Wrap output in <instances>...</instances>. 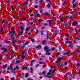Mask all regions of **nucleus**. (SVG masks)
Wrapping results in <instances>:
<instances>
[{"label": "nucleus", "mask_w": 80, "mask_h": 80, "mask_svg": "<svg viewBox=\"0 0 80 80\" xmlns=\"http://www.w3.org/2000/svg\"><path fill=\"white\" fill-rule=\"evenodd\" d=\"M44 77H47V78H52V77L50 76H48L47 75H45L44 76Z\"/></svg>", "instance_id": "nucleus-16"}, {"label": "nucleus", "mask_w": 80, "mask_h": 80, "mask_svg": "<svg viewBox=\"0 0 80 80\" xmlns=\"http://www.w3.org/2000/svg\"><path fill=\"white\" fill-rule=\"evenodd\" d=\"M6 58H8L9 57V56H8V54H6Z\"/></svg>", "instance_id": "nucleus-47"}, {"label": "nucleus", "mask_w": 80, "mask_h": 80, "mask_svg": "<svg viewBox=\"0 0 80 80\" xmlns=\"http://www.w3.org/2000/svg\"><path fill=\"white\" fill-rule=\"evenodd\" d=\"M70 47H71V45H70V44H69L68 45V48H70Z\"/></svg>", "instance_id": "nucleus-60"}, {"label": "nucleus", "mask_w": 80, "mask_h": 80, "mask_svg": "<svg viewBox=\"0 0 80 80\" xmlns=\"http://www.w3.org/2000/svg\"><path fill=\"white\" fill-rule=\"evenodd\" d=\"M20 62L19 60H17L16 61V64H17L18 63H20Z\"/></svg>", "instance_id": "nucleus-26"}, {"label": "nucleus", "mask_w": 80, "mask_h": 80, "mask_svg": "<svg viewBox=\"0 0 80 80\" xmlns=\"http://www.w3.org/2000/svg\"><path fill=\"white\" fill-rule=\"evenodd\" d=\"M77 24H78L77 22L75 21H73L72 23V26H77Z\"/></svg>", "instance_id": "nucleus-6"}, {"label": "nucleus", "mask_w": 80, "mask_h": 80, "mask_svg": "<svg viewBox=\"0 0 80 80\" xmlns=\"http://www.w3.org/2000/svg\"><path fill=\"white\" fill-rule=\"evenodd\" d=\"M30 29V28L28 27L27 28H26V31H28V30H29V29Z\"/></svg>", "instance_id": "nucleus-53"}, {"label": "nucleus", "mask_w": 80, "mask_h": 80, "mask_svg": "<svg viewBox=\"0 0 80 80\" xmlns=\"http://www.w3.org/2000/svg\"><path fill=\"white\" fill-rule=\"evenodd\" d=\"M76 64L77 65H80V62H77V63Z\"/></svg>", "instance_id": "nucleus-61"}, {"label": "nucleus", "mask_w": 80, "mask_h": 80, "mask_svg": "<svg viewBox=\"0 0 80 80\" xmlns=\"http://www.w3.org/2000/svg\"><path fill=\"white\" fill-rule=\"evenodd\" d=\"M42 24L43 25H44L45 26H47L48 25V24L45 22L42 23Z\"/></svg>", "instance_id": "nucleus-22"}, {"label": "nucleus", "mask_w": 80, "mask_h": 80, "mask_svg": "<svg viewBox=\"0 0 80 80\" xmlns=\"http://www.w3.org/2000/svg\"><path fill=\"white\" fill-rule=\"evenodd\" d=\"M11 80H15V78H11Z\"/></svg>", "instance_id": "nucleus-63"}, {"label": "nucleus", "mask_w": 80, "mask_h": 80, "mask_svg": "<svg viewBox=\"0 0 80 80\" xmlns=\"http://www.w3.org/2000/svg\"><path fill=\"white\" fill-rule=\"evenodd\" d=\"M51 14L52 15H53V16H55V15H54V14H53V12H51Z\"/></svg>", "instance_id": "nucleus-59"}, {"label": "nucleus", "mask_w": 80, "mask_h": 80, "mask_svg": "<svg viewBox=\"0 0 80 80\" xmlns=\"http://www.w3.org/2000/svg\"><path fill=\"white\" fill-rule=\"evenodd\" d=\"M14 30V28L13 27L11 29V31H12V30Z\"/></svg>", "instance_id": "nucleus-62"}, {"label": "nucleus", "mask_w": 80, "mask_h": 80, "mask_svg": "<svg viewBox=\"0 0 80 80\" xmlns=\"http://www.w3.org/2000/svg\"><path fill=\"white\" fill-rule=\"evenodd\" d=\"M69 25V23H64V26H67V25Z\"/></svg>", "instance_id": "nucleus-35"}, {"label": "nucleus", "mask_w": 80, "mask_h": 80, "mask_svg": "<svg viewBox=\"0 0 80 80\" xmlns=\"http://www.w3.org/2000/svg\"><path fill=\"white\" fill-rule=\"evenodd\" d=\"M29 43H30V42H28V41H27L26 42L24 43V44H25V45H28V44H29Z\"/></svg>", "instance_id": "nucleus-25"}, {"label": "nucleus", "mask_w": 80, "mask_h": 80, "mask_svg": "<svg viewBox=\"0 0 80 80\" xmlns=\"http://www.w3.org/2000/svg\"><path fill=\"white\" fill-rule=\"evenodd\" d=\"M38 30L36 29V32L35 33V34H38Z\"/></svg>", "instance_id": "nucleus-38"}, {"label": "nucleus", "mask_w": 80, "mask_h": 80, "mask_svg": "<svg viewBox=\"0 0 80 80\" xmlns=\"http://www.w3.org/2000/svg\"><path fill=\"white\" fill-rule=\"evenodd\" d=\"M47 7L48 8H50V3L49 2L48 3V5H47Z\"/></svg>", "instance_id": "nucleus-24"}, {"label": "nucleus", "mask_w": 80, "mask_h": 80, "mask_svg": "<svg viewBox=\"0 0 80 80\" xmlns=\"http://www.w3.org/2000/svg\"><path fill=\"white\" fill-rule=\"evenodd\" d=\"M45 15L46 16H48V17H50V15L49 14V13L47 12H45Z\"/></svg>", "instance_id": "nucleus-18"}, {"label": "nucleus", "mask_w": 80, "mask_h": 80, "mask_svg": "<svg viewBox=\"0 0 80 80\" xmlns=\"http://www.w3.org/2000/svg\"><path fill=\"white\" fill-rule=\"evenodd\" d=\"M13 66L12 64H10V65L7 68V70H9L10 69L11 70V73H17V72L15 70H16V68H14L13 69Z\"/></svg>", "instance_id": "nucleus-1"}, {"label": "nucleus", "mask_w": 80, "mask_h": 80, "mask_svg": "<svg viewBox=\"0 0 80 80\" xmlns=\"http://www.w3.org/2000/svg\"><path fill=\"white\" fill-rule=\"evenodd\" d=\"M61 54V53L60 52H58L56 54L57 56H58V55H60Z\"/></svg>", "instance_id": "nucleus-41"}, {"label": "nucleus", "mask_w": 80, "mask_h": 80, "mask_svg": "<svg viewBox=\"0 0 80 80\" xmlns=\"http://www.w3.org/2000/svg\"><path fill=\"white\" fill-rule=\"evenodd\" d=\"M23 33V32H22V31L20 33H19L17 36V37H18L20 35H22Z\"/></svg>", "instance_id": "nucleus-10"}, {"label": "nucleus", "mask_w": 80, "mask_h": 80, "mask_svg": "<svg viewBox=\"0 0 80 80\" xmlns=\"http://www.w3.org/2000/svg\"><path fill=\"white\" fill-rule=\"evenodd\" d=\"M52 69H50L49 70V72H48L47 73V74L46 75H47L50 76V75L52 74Z\"/></svg>", "instance_id": "nucleus-5"}, {"label": "nucleus", "mask_w": 80, "mask_h": 80, "mask_svg": "<svg viewBox=\"0 0 80 80\" xmlns=\"http://www.w3.org/2000/svg\"><path fill=\"white\" fill-rule=\"evenodd\" d=\"M35 60H32V61L31 62V63L32 62V63H33V62H35Z\"/></svg>", "instance_id": "nucleus-57"}, {"label": "nucleus", "mask_w": 80, "mask_h": 80, "mask_svg": "<svg viewBox=\"0 0 80 80\" xmlns=\"http://www.w3.org/2000/svg\"><path fill=\"white\" fill-rule=\"evenodd\" d=\"M49 48H48V46H45L44 48V49L45 50H48V49Z\"/></svg>", "instance_id": "nucleus-15"}, {"label": "nucleus", "mask_w": 80, "mask_h": 80, "mask_svg": "<svg viewBox=\"0 0 80 80\" xmlns=\"http://www.w3.org/2000/svg\"><path fill=\"white\" fill-rule=\"evenodd\" d=\"M21 58H22V59H24V58H25V56H23L21 57Z\"/></svg>", "instance_id": "nucleus-46"}, {"label": "nucleus", "mask_w": 80, "mask_h": 80, "mask_svg": "<svg viewBox=\"0 0 80 80\" xmlns=\"http://www.w3.org/2000/svg\"><path fill=\"white\" fill-rule=\"evenodd\" d=\"M49 52V51H48V49H47V50H46V53H47V52Z\"/></svg>", "instance_id": "nucleus-64"}, {"label": "nucleus", "mask_w": 80, "mask_h": 80, "mask_svg": "<svg viewBox=\"0 0 80 80\" xmlns=\"http://www.w3.org/2000/svg\"><path fill=\"white\" fill-rule=\"evenodd\" d=\"M34 16L35 17H36V16H37V17H40V14H39V13H38L37 14L36 13H34Z\"/></svg>", "instance_id": "nucleus-13"}, {"label": "nucleus", "mask_w": 80, "mask_h": 80, "mask_svg": "<svg viewBox=\"0 0 80 80\" xmlns=\"http://www.w3.org/2000/svg\"><path fill=\"white\" fill-rule=\"evenodd\" d=\"M29 75V74L28 73H26L25 75V78H27V77H28Z\"/></svg>", "instance_id": "nucleus-21"}, {"label": "nucleus", "mask_w": 80, "mask_h": 80, "mask_svg": "<svg viewBox=\"0 0 80 80\" xmlns=\"http://www.w3.org/2000/svg\"><path fill=\"white\" fill-rule=\"evenodd\" d=\"M71 42H72V43L73 44H75L76 43V40L74 39H72L71 40Z\"/></svg>", "instance_id": "nucleus-14"}, {"label": "nucleus", "mask_w": 80, "mask_h": 80, "mask_svg": "<svg viewBox=\"0 0 80 80\" xmlns=\"http://www.w3.org/2000/svg\"><path fill=\"white\" fill-rule=\"evenodd\" d=\"M26 17H24V18H22L23 21H25V20H26Z\"/></svg>", "instance_id": "nucleus-42"}, {"label": "nucleus", "mask_w": 80, "mask_h": 80, "mask_svg": "<svg viewBox=\"0 0 80 80\" xmlns=\"http://www.w3.org/2000/svg\"><path fill=\"white\" fill-rule=\"evenodd\" d=\"M43 0H41L39 2L40 4H41V3H43Z\"/></svg>", "instance_id": "nucleus-45"}, {"label": "nucleus", "mask_w": 80, "mask_h": 80, "mask_svg": "<svg viewBox=\"0 0 80 80\" xmlns=\"http://www.w3.org/2000/svg\"><path fill=\"white\" fill-rule=\"evenodd\" d=\"M62 60H63V59L62 57H60L58 58L57 60L56 61V63H58V62H61Z\"/></svg>", "instance_id": "nucleus-3"}, {"label": "nucleus", "mask_w": 80, "mask_h": 80, "mask_svg": "<svg viewBox=\"0 0 80 80\" xmlns=\"http://www.w3.org/2000/svg\"><path fill=\"white\" fill-rule=\"evenodd\" d=\"M25 45H26L25 44V43H23L22 44V46H21L22 48H24V47H25Z\"/></svg>", "instance_id": "nucleus-31"}, {"label": "nucleus", "mask_w": 80, "mask_h": 80, "mask_svg": "<svg viewBox=\"0 0 80 80\" xmlns=\"http://www.w3.org/2000/svg\"><path fill=\"white\" fill-rule=\"evenodd\" d=\"M60 21L61 22H63V18H61L60 19Z\"/></svg>", "instance_id": "nucleus-43"}, {"label": "nucleus", "mask_w": 80, "mask_h": 80, "mask_svg": "<svg viewBox=\"0 0 80 80\" xmlns=\"http://www.w3.org/2000/svg\"><path fill=\"white\" fill-rule=\"evenodd\" d=\"M30 17H33V16H34V14H30Z\"/></svg>", "instance_id": "nucleus-49"}, {"label": "nucleus", "mask_w": 80, "mask_h": 80, "mask_svg": "<svg viewBox=\"0 0 80 80\" xmlns=\"http://www.w3.org/2000/svg\"><path fill=\"white\" fill-rule=\"evenodd\" d=\"M42 74L43 75H45L46 74V71H43L42 72Z\"/></svg>", "instance_id": "nucleus-34"}, {"label": "nucleus", "mask_w": 80, "mask_h": 80, "mask_svg": "<svg viewBox=\"0 0 80 80\" xmlns=\"http://www.w3.org/2000/svg\"><path fill=\"white\" fill-rule=\"evenodd\" d=\"M15 35V34H14V33H13L12 32V34L10 36V37H13V36H14Z\"/></svg>", "instance_id": "nucleus-37"}, {"label": "nucleus", "mask_w": 80, "mask_h": 80, "mask_svg": "<svg viewBox=\"0 0 80 80\" xmlns=\"http://www.w3.org/2000/svg\"><path fill=\"white\" fill-rule=\"evenodd\" d=\"M72 41H65V44H67V43H68L69 44H71V43H72Z\"/></svg>", "instance_id": "nucleus-8"}, {"label": "nucleus", "mask_w": 80, "mask_h": 80, "mask_svg": "<svg viewBox=\"0 0 80 80\" xmlns=\"http://www.w3.org/2000/svg\"><path fill=\"white\" fill-rule=\"evenodd\" d=\"M34 8H38V6L36 5L34 6Z\"/></svg>", "instance_id": "nucleus-50"}, {"label": "nucleus", "mask_w": 80, "mask_h": 80, "mask_svg": "<svg viewBox=\"0 0 80 80\" xmlns=\"http://www.w3.org/2000/svg\"><path fill=\"white\" fill-rule=\"evenodd\" d=\"M12 55H14V54H15V51L14 50H12Z\"/></svg>", "instance_id": "nucleus-54"}, {"label": "nucleus", "mask_w": 80, "mask_h": 80, "mask_svg": "<svg viewBox=\"0 0 80 80\" xmlns=\"http://www.w3.org/2000/svg\"><path fill=\"white\" fill-rule=\"evenodd\" d=\"M55 47H53L51 48V50L53 51V50H55Z\"/></svg>", "instance_id": "nucleus-39"}, {"label": "nucleus", "mask_w": 80, "mask_h": 80, "mask_svg": "<svg viewBox=\"0 0 80 80\" xmlns=\"http://www.w3.org/2000/svg\"><path fill=\"white\" fill-rule=\"evenodd\" d=\"M74 30L76 32V34L77 35H78V31H77V29L75 28L74 29Z\"/></svg>", "instance_id": "nucleus-33"}, {"label": "nucleus", "mask_w": 80, "mask_h": 80, "mask_svg": "<svg viewBox=\"0 0 80 80\" xmlns=\"http://www.w3.org/2000/svg\"><path fill=\"white\" fill-rule=\"evenodd\" d=\"M8 65V64H5V65H3V69H5V68H7V67H8V66H7Z\"/></svg>", "instance_id": "nucleus-12"}, {"label": "nucleus", "mask_w": 80, "mask_h": 80, "mask_svg": "<svg viewBox=\"0 0 80 80\" xmlns=\"http://www.w3.org/2000/svg\"><path fill=\"white\" fill-rule=\"evenodd\" d=\"M68 53H69V52H67L64 53V55H68Z\"/></svg>", "instance_id": "nucleus-36"}, {"label": "nucleus", "mask_w": 80, "mask_h": 80, "mask_svg": "<svg viewBox=\"0 0 80 80\" xmlns=\"http://www.w3.org/2000/svg\"><path fill=\"white\" fill-rule=\"evenodd\" d=\"M15 38H16V37H13L12 38V41H14V40L15 39Z\"/></svg>", "instance_id": "nucleus-27"}, {"label": "nucleus", "mask_w": 80, "mask_h": 80, "mask_svg": "<svg viewBox=\"0 0 80 80\" xmlns=\"http://www.w3.org/2000/svg\"><path fill=\"white\" fill-rule=\"evenodd\" d=\"M46 22L49 23V26H51L53 21H52L51 20H48L46 21Z\"/></svg>", "instance_id": "nucleus-4"}, {"label": "nucleus", "mask_w": 80, "mask_h": 80, "mask_svg": "<svg viewBox=\"0 0 80 80\" xmlns=\"http://www.w3.org/2000/svg\"><path fill=\"white\" fill-rule=\"evenodd\" d=\"M68 63V61H66L65 62H64V65L65 66H66L67 65V63Z\"/></svg>", "instance_id": "nucleus-32"}, {"label": "nucleus", "mask_w": 80, "mask_h": 80, "mask_svg": "<svg viewBox=\"0 0 80 80\" xmlns=\"http://www.w3.org/2000/svg\"><path fill=\"white\" fill-rule=\"evenodd\" d=\"M16 69H17V70H19V68H19V67H18V66H17L16 67Z\"/></svg>", "instance_id": "nucleus-30"}, {"label": "nucleus", "mask_w": 80, "mask_h": 80, "mask_svg": "<svg viewBox=\"0 0 80 80\" xmlns=\"http://www.w3.org/2000/svg\"><path fill=\"white\" fill-rule=\"evenodd\" d=\"M47 34V35H46V39L47 40H48V39H49L50 38V36L49 35V34H48L47 33V32H46Z\"/></svg>", "instance_id": "nucleus-11"}, {"label": "nucleus", "mask_w": 80, "mask_h": 80, "mask_svg": "<svg viewBox=\"0 0 80 80\" xmlns=\"http://www.w3.org/2000/svg\"><path fill=\"white\" fill-rule=\"evenodd\" d=\"M73 14H71V15H68L67 16V17L69 19H72V18H73Z\"/></svg>", "instance_id": "nucleus-7"}, {"label": "nucleus", "mask_w": 80, "mask_h": 80, "mask_svg": "<svg viewBox=\"0 0 80 80\" xmlns=\"http://www.w3.org/2000/svg\"><path fill=\"white\" fill-rule=\"evenodd\" d=\"M65 35H66V37H69V33L68 34V33H66Z\"/></svg>", "instance_id": "nucleus-40"}, {"label": "nucleus", "mask_w": 80, "mask_h": 80, "mask_svg": "<svg viewBox=\"0 0 80 80\" xmlns=\"http://www.w3.org/2000/svg\"><path fill=\"white\" fill-rule=\"evenodd\" d=\"M19 28L21 29V32H23V30H24V27L23 26H21L19 27Z\"/></svg>", "instance_id": "nucleus-9"}, {"label": "nucleus", "mask_w": 80, "mask_h": 80, "mask_svg": "<svg viewBox=\"0 0 80 80\" xmlns=\"http://www.w3.org/2000/svg\"><path fill=\"white\" fill-rule=\"evenodd\" d=\"M72 7L73 8H76V4H75V3H73Z\"/></svg>", "instance_id": "nucleus-19"}, {"label": "nucleus", "mask_w": 80, "mask_h": 80, "mask_svg": "<svg viewBox=\"0 0 80 80\" xmlns=\"http://www.w3.org/2000/svg\"><path fill=\"white\" fill-rule=\"evenodd\" d=\"M80 69L79 70V72L77 73V75L80 74Z\"/></svg>", "instance_id": "nucleus-56"}, {"label": "nucleus", "mask_w": 80, "mask_h": 80, "mask_svg": "<svg viewBox=\"0 0 80 80\" xmlns=\"http://www.w3.org/2000/svg\"><path fill=\"white\" fill-rule=\"evenodd\" d=\"M5 22V20L2 19V23H4Z\"/></svg>", "instance_id": "nucleus-52"}, {"label": "nucleus", "mask_w": 80, "mask_h": 80, "mask_svg": "<svg viewBox=\"0 0 80 80\" xmlns=\"http://www.w3.org/2000/svg\"><path fill=\"white\" fill-rule=\"evenodd\" d=\"M41 34L42 35H43V31H41Z\"/></svg>", "instance_id": "nucleus-51"}, {"label": "nucleus", "mask_w": 80, "mask_h": 80, "mask_svg": "<svg viewBox=\"0 0 80 80\" xmlns=\"http://www.w3.org/2000/svg\"><path fill=\"white\" fill-rule=\"evenodd\" d=\"M46 55H51V53H50V52H46Z\"/></svg>", "instance_id": "nucleus-20"}, {"label": "nucleus", "mask_w": 80, "mask_h": 80, "mask_svg": "<svg viewBox=\"0 0 80 80\" xmlns=\"http://www.w3.org/2000/svg\"><path fill=\"white\" fill-rule=\"evenodd\" d=\"M42 48V46L41 45L38 46L36 47V48H38V49H40Z\"/></svg>", "instance_id": "nucleus-17"}, {"label": "nucleus", "mask_w": 80, "mask_h": 80, "mask_svg": "<svg viewBox=\"0 0 80 80\" xmlns=\"http://www.w3.org/2000/svg\"><path fill=\"white\" fill-rule=\"evenodd\" d=\"M8 40H6L5 41V43H8Z\"/></svg>", "instance_id": "nucleus-58"}, {"label": "nucleus", "mask_w": 80, "mask_h": 80, "mask_svg": "<svg viewBox=\"0 0 80 80\" xmlns=\"http://www.w3.org/2000/svg\"><path fill=\"white\" fill-rule=\"evenodd\" d=\"M42 67V68H46V67H47V65H43Z\"/></svg>", "instance_id": "nucleus-44"}, {"label": "nucleus", "mask_w": 80, "mask_h": 80, "mask_svg": "<svg viewBox=\"0 0 80 80\" xmlns=\"http://www.w3.org/2000/svg\"><path fill=\"white\" fill-rule=\"evenodd\" d=\"M31 69V73H32V72H33V68L31 67L30 68Z\"/></svg>", "instance_id": "nucleus-23"}, {"label": "nucleus", "mask_w": 80, "mask_h": 80, "mask_svg": "<svg viewBox=\"0 0 80 80\" xmlns=\"http://www.w3.org/2000/svg\"><path fill=\"white\" fill-rule=\"evenodd\" d=\"M46 43V41H42V44L44 45Z\"/></svg>", "instance_id": "nucleus-29"}, {"label": "nucleus", "mask_w": 80, "mask_h": 80, "mask_svg": "<svg viewBox=\"0 0 80 80\" xmlns=\"http://www.w3.org/2000/svg\"><path fill=\"white\" fill-rule=\"evenodd\" d=\"M57 70H56V69H54L53 70V71H52V73H54V72H55V71H56Z\"/></svg>", "instance_id": "nucleus-28"}, {"label": "nucleus", "mask_w": 80, "mask_h": 80, "mask_svg": "<svg viewBox=\"0 0 80 80\" xmlns=\"http://www.w3.org/2000/svg\"><path fill=\"white\" fill-rule=\"evenodd\" d=\"M1 50H4L5 52H7V53H8V49H7L4 47L1 48Z\"/></svg>", "instance_id": "nucleus-2"}, {"label": "nucleus", "mask_w": 80, "mask_h": 80, "mask_svg": "<svg viewBox=\"0 0 80 80\" xmlns=\"http://www.w3.org/2000/svg\"><path fill=\"white\" fill-rule=\"evenodd\" d=\"M39 66V64H37L36 66H35V68H37V67H38Z\"/></svg>", "instance_id": "nucleus-48"}, {"label": "nucleus", "mask_w": 80, "mask_h": 80, "mask_svg": "<svg viewBox=\"0 0 80 80\" xmlns=\"http://www.w3.org/2000/svg\"><path fill=\"white\" fill-rule=\"evenodd\" d=\"M28 5L27 2H26L24 3V5Z\"/></svg>", "instance_id": "nucleus-55"}]
</instances>
